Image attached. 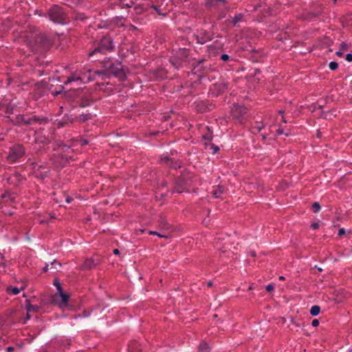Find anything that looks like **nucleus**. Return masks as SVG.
I'll return each instance as SVG.
<instances>
[{
    "mask_svg": "<svg viewBox=\"0 0 352 352\" xmlns=\"http://www.w3.org/2000/svg\"><path fill=\"white\" fill-rule=\"evenodd\" d=\"M114 49L113 38L109 35H105L94 42L92 48L87 52V56L91 61H97L100 56L111 52Z\"/></svg>",
    "mask_w": 352,
    "mask_h": 352,
    "instance_id": "nucleus-1",
    "label": "nucleus"
},
{
    "mask_svg": "<svg viewBox=\"0 0 352 352\" xmlns=\"http://www.w3.org/2000/svg\"><path fill=\"white\" fill-rule=\"evenodd\" d=\"M101 64L103 69L96 71L98 74L113 76L120 81H124L126 79V70L120 62H113L110 58L104 57Z\"/></svg>",
    "mask_w": 352,
    "mask_h": 352,
    "instance_id": "nucleus-2",
    "label": "nucleus"
},
{
    "mask_svg": "<svg viewBox=\"0 0 352 352\" xmlns=\"http://www.w3.org/2000/svg\"><path fill=\"white\" fill-rule=\"evenodd\" d=\"M194 175L192 173L187 170H184L180 175L177 177L174 182V187L170 192H177L181 194L182 192H189V187L192 184Z\"/></svg>",
    "mask_w": 352,
    "mask_h": 352,
    "instance_id": "nucleus-3",
    "label": "nucleus"
},
{
    "mask_svg": "<svg viewBox=\"0 0 352 352\" xmlns=\"http://www.w3.org/2000/svg\"><path fill=\"white\" fill-rule=\"evenodd\" d=\"M30 37H34V40L30 38V36H26L25 41L27 44L34 50H37L38 48L46 50L50 49L53 43L48 36L44 34H31Z\"/></svg>",
    "mask_w": 352,
    "mask_h": 352,
    "instance_id": "nucleus-4",
    "label": "nucleus"
},
{
    "mask_svg": "<svg viewBox=\"0 0 352 352\" xmlns=\"http://www.w3.org/2000/svg\"><path fill=\"white\" fill-rule=\"evenodd\" d=\"M47 16L54 23L65 25L69 22L67 13L65 9L58 5H53L47 12Z\"/></svg>",
    "mask_w": 352,
    "mask_h": 352,
    "instance_id": "nucleus-5",
    "label": "nucleus"
},
{
    "mask_svg": "<svg viewBox=\"0 0 352 352\" xmlns=\"http://www.w3.org/2000/svg\"><path fill=\"white\" fill-rule=\"evenodd\" d=\"M189 49L179 48L173 52L169 58V61L175 69H179L189 63Z\"/></svg>",
    "mask_w": 352,
    "mask_h": 352,
    "instance_id": "nucleus-6",
    "label": "nucleus"
},
{
    "mask_svg": "<svg viewBox=\"0 0 352 352\" xmlns=\"http://www.w3.org/2000/svg\"><path fill=\"white\" fill-rule=\"evenodd\" d=\"M65 95L67 99L75 102L80 107H87L92 102L91 96L83 94L82 91H74L65 93Z\"/></svg>",
    "mask_w": 352,
    "mask_h": 352,
    "instance_id": "nucleus-7",
    "label": "nucleus"
},
{
    "mask_svg": "<svg viewBox=\"0 0 352 352\" xmlns=\"http://www.w3.org/2000/svg\"><path fill=\"white\" fill-rule=\"evenodd\" d=\"M25 152L23 144H15L9 148L6 159L9 164L16 163L25 155Z\"/></svg>",
    "mask_w": 352,
    "mask_h": 352,
    "instance_id": "nucleus-8",
    "label": "nucleus"
},
{
    "mask_svg": "<svg viewBox=\"0 0 352 352\" xmlns=\"http://www.w3.org/2000/svg\"><path fill=\"white\" fill-rule=\"evenodd\" d=\"M70 294L63 290L58 292L52 296V301L56 303L58 307L65 309H72V305L69 304Z\"/></svg>",
    "mask_w": 352,
    "mask_h": 352,
    "instance_id": "nucleus-9",
    "label": "nucleus"
},
{
    "mask_svg": "<svg viewBox=\"0 0 352 352\" xmlns=\"http://www.w3.org/2000/svg\"><path fill=\"white\" fill-rule=\"evenodd\" d=\"M205 7L212 11L218 12L221 9L228 10V0H205Z\"/></svg>",
    "mask_w": 352,
    "mask_h": 352,
    "instance_id": "nucleus-10",
    "label": "nucleus"
},
{
    "mask_svg": "<svg viewBox=\"0 0 352 352\" xmlns=\"http://www.w3.org/2000/svg\"><path fill=\"white\" fill-rule=\"evenodd\" d=\"M228 82L225 81L217 82L210 87L208 94L212 97H218L223 94L228 89Z\"/></svg>",
    "mask_w": 352,
    "mask_h": 352,
    "instance_id": "nucleus-11",
    "label": "nucleus"
},
{
    "mask_svg": "<svg viewBox=\"0 0 352 352\" xmlns=\"http://www.w3.org/2000/svg\"><path fill=\"white\" fill-rule=\"evenodd\" d=\"M193 38L197 41V43L204 45L212 40L213 36L208 30L201 29L193 34Z\"/></svg>",
    "mask_w": 352,
    "mask_h": 352,
    "instance_id": "nucleus-12",
    "label": "nucleus"
},
{
    "mask_svg": "<svg viewBox=\"0 0 352 352\" xmlns=\"http://www.w3.org/2000/svg\"><path fill=\"white\" fill-rule=\"evenodd\" d=\"M196 111L198 113H206L212 111L214 108V104L209 100H197L194 102Z\"/></svg>",
    "mask_w": 352,
    "mask_h": 352,
    "instance_id": "nucleus-13",
    "label": "nucleus"
},
{
    "mask_svg": "<svg viewBox=\"0 0 352 352\" xmlns=\"http://www.w3.org/2000/svg\"><path fill=\"white\" fill-rule=\"evenodd\" d=\"M56 82L57 80L54 78L50 79L48 82H44L43 83V86L44 88L47 89L52 95L57 96L63 92L64 87L61 85H59L58 87H54V83Z\"/></svg>",
    "mask_w": 352,
    "mask_h": 352,
    "instance_id": "nucleus-14",
    "label": "nucleus"
},
{
    "mask_svg": "<svg viewBox=\"0 0 352 352\" xmlns=\"http://www.w3.org/2000/svg\"><path fill=\"white\" fill-rule=\"evenodd\" d=\"M247 112L248 109L243 104H234L231 108V115L234 119L243 118Z\"/></svg>",
    "mask_w": 352,
    "mask_h": 352,
    "instance_id": "nucleus-15",
    "label": "nucleus"
},
{
    "mask_svg": "<svg viewBox=\"0 0 352 352\" xmlns=\"http://www.w3.org/2000/svg\"><path fill=\"white\" fill-rule=\"evenodd\" d=\"M48 118L44 116L32 115L27 117L25 125H32L38 124L39 125H45L48 122Z\"/></svg>",
    "mask_w": 352,
    "mask_h": 352,
    "instance_id": "nucleus-16",
    "label": "nucleus"
},
{
    "mask_svg": "<svg viewBox=\"0 0 352 352\" xmlns=\"http://www.w3.org/2000/svg\"><path fill=\"white\" fill-rule=\"evenodd\" d=\"M102 260L98 258H86L84 261V263L81 265L80 267V270L85 271V270H90L94 267H96L97 265H100Z\"/></svg>",
    "mask_w": 352,
    "mask_h": 352,
    "instance_id": "nucleus-17",
    "label": "nucleus"
},
{
    "mask_svg": "<svg viewBox=\"0 0 352 352\" xmlns=\"http://www.w3.org/2000/svg\"><path fill=\"white\" fill-rule=\"evenodd\" d=\"M26 180L25 177L22 175L19 172H15L9 176L7 179V182L14 187L19 186L22 183Z\"/></svg>",
    "mask_w": 352,
    "mask_h": 352,
    "instance_id": "nucleus-18",
    "label": "nucleus"
},
{
    "mask_svg": "<svg viewBox=\"0 0 352 352\" xmlns=\"http://www.w3.org/2000/svg\"><path fill=\"white\" fill-rule=\"evenodd\" d=\"M135 14H142L144 13H149L150 6L149 1H144L142 3L137 4L133 8Z\"/></svg>",
    "mask_w": 352,
    "mask_h": 352,
    "instance_id": "nucleus-19",
    "label": "nucleus"
},
{
    "mask_svg": "<svg viewBox=\"0 0 352 352\" xmlns=\"http://www.w3.org/2000/svg\"><path fill=\"white\" fill-rule=\"evenodd\" d=\"M8 118L10 119V122L16 126L25 125L27 117L23 114L14 113L13 116H8Z\"/></svg>",
    "mask_w": 352,
    "mask_h": 352,
    "instance_id": "nucleus-20",
    "label": "nucleus"
},
{
    "mask_svg": "<svg viewBox=\"0 0 352 352\" xmlns=\"http://www.w3.org/2000/svg\"><path fill=\"white\" fill-rule=\"evenodd\" d=\"M33 168L36 171L35 174V177L37 179H39L42 181H43L50 173V170L47 168V170L45 172H39L40 169L45 168L43 165H38L36 163H33Z\"/></svg>",
    "mask_w": 352,
    "mask_h": 352,
    "instance_id": "nucleus-21",
    "label": "nucleus"
},
{
    "mask_svg": "<svg viewBox=\"0 0 352 352\" xmlns=\"http://www.w3.org/2000/svg\"><path fill=\"white\" fill-rule=\"evenodd\" d=\"M34 141L36 144H41L42 146L48 145L50 143V139L40 131L35 132Z\"/></svg>",
    "mask_w": 352,
    "mask_h": 352,
    "instance_id": "nucleus-22",
    "label": "nucleus"
},
{
    "mask_svg": "<svg viewBox=\"0 0 352 352\" xmlns=\"http://www.w3.org/2000/svg\"><path fill=\"white\" fill-rule=\"evenodd\" d=\"M150 10L152 9L155 11V12L161 16L162 17H165L167 16L168 12L166 11L165 8H162V6L155 4L153 3V1H149Z\"/></svg>",
    "mask_w": 352,
    "mask_h": 352,
    "instance_id": "nucleus-23",
    "label": "nucleus"
},
{
    "mask_svg": "<svg viewBox=\"0 0 352 352\" xmlns=\"http://www.w3.org/2000/svg\"><path fill=\"white\" fill-rule=\"evenodd\" d=\"M153 77L156 80H160L162 79H164L167 77V72L162 67H158L156 69L153 71Z\"/></svg>",
    "mask_w": 352,
    "mask_h": 352,
    "instance_id": "nucleus-24",
    "label": "nucleus"
},
{
    "mask_svg": "<svg viewBox=\"0 0 352 352\" xmlns=\"http://www.w3.org/2000/svg\"><path fill=\"white\" fill-rule=\"evenodd\" d=\"M206 129L207 130V132L202 134L201 138L206 141V142L211 143L213 139V132L209 126H206Z\"/></svg>",
    "mask_w": 352,
    "mask_h": 352,
    "instance_id": "nucleus-25",
    "label": "nucleus"
},
{
    "mask_svg": "<svg viewBox=\"0 0 352 352\" xmlns=\"http://www.w3.org/2000/svg\"><path fill=\"white\" fill-rule=\"evenodd\" d=\"M4 111L8 116H13L17 111L16 107L14 104L9 103L6 105Z\"/></svg>",
    "mask_w": 352,
    "mask_h": 352,
    "instance_id": "nucleus-26",
    "label": "nucleus"
},
{
    "mask_svg": "<svg viewBox=\"0 0 352 352\" xmlns=\"http://www.w3.org/2000/svg\"><path fill=\"white\" fill-rule=\"evenodd\" d=\"M224 192L225 188L221 185H218L217 188L216 190H212V194L214 198L219 199L221 198V195L223 194Z\"/></svg>",
    "mask_w": 352,
    "mask_h": 352,
    "instance_id": "nucleus-27",
    "label": "nucleus"
},
{
    "mask_svg": "<svg viewBox=\"0 0 352 352\" xmlns=\"http://www.w3.org/2000/svg\"><path fill=\"white\" fill-rule=\"evenodd\" d=\"M25 308L28 312H38L40 307L37 305H33L30 303L29 300H25Z\"/></svg>",
    "mask_w": 352,
    "mask_h": 352,
    "instance_id": "nucleus-28",
    "label": "nucleus"
},
{
    "mask_svg": "<svg viewBox=\"0 0 352 352\" xmlns=\"http://www.w3.org/2000/svg\"><path fill=\"white\" fill-rule=\"evenodd\" d=\"M211 348L210 345L205 341H201L198 346L197 352H210Z\"/></svg>",
    "mask_w": 352,
    "mask_h": 352,
    "instance_id": "nucleus-29",
    "label": "nucleus"
},
{
    "mask_svg": "<svg viewBox=\"0 0 352 352\" xmlns=\"http://www.w3.org/2000/svg\"><path fill=\"white\" fill-rule=\"evenodd\" d=\"M245 15L243 13H239L236 14L232 19V23L234 27H237L238 23L243 21Z\"/></svg>",
    "mask_w": 352,
    "mask_h": 352,
    "instance_id": "nucleus-30",
    "label": "nucleus"
},
{
    "mask_svg": "<svg viewBox=\"0 0 352 352\" xmlns=\"http://www.w3.org/2000/svg\"><path fill=\"white\" fill-rule=\"evenodd\" d=\"M1 198L3 199V202L5 203H7L8 200H10L11 203H14L15 201V197H13L12 195L8 191L1 195Z\"/></svg>",
    "mask_w": 352,
    "mask_h": 352,
    "instance_id": "nucleus-31",
    "label": "nucleus"
},
{
    "mask_svg": "<svg viewBox=\"0 0 352 352\" xmlns=\"http://www.w3.org/2000/svg\"><path fill=\"white\" fill-rule=\"evenodd\" d=\"M133 5L134 1L133 0H120L119 3L120 8H131Z\"/></svg>",
    "mask_w": 352,
    "mask_h": 352,
    "instance_id": "nucleus-32",
    "label": "nucleus"
},
{
    "mask_svg": "<svg viewBox=\"0 0 352 352\" xmlns=\"http://www.w3.org/2000/svg\"><path fill=\"white\" fill-rule=\"evenodd\" d=\"M92 118L91 115L89 113H82V114H80L77 118L76 119L79 120L81 122H86L89 120H91Z\"/></svg>",
    "mask_w": 352,
    "mask_h": 352,
    "instance_id": "nucleus-33",
    "label": "nucleus"
},
{
    "mask_svg": "<svg viewBox=\"0 0 352 352\" xmlns=\"http://www.w3.org/2000/svg\"><path fill=\"white\" fill-rule=\"evenodd\" d=\"M74 81H82V79L80 76H76V74H72L70 76H68L67 80L65 82V84L70 83Z\"/></svg>",
    "mask_w": 352,
    "mask_h": 352,
    "instance_id": "nucleus-34",
    "label": "nucleus"
},
{
    "mask_svg": "<svg viewBox=\"0 0 352 352\" xmlns=\"http://www.w3.org/2000/svg\"><path fill=\"white\" fill-rule=\"evenodd\" d=\"M168 166L171 168L177 169L181 167V164L177 160L174 158H171V161L169 162Z\"/></svg>",
    "mask_w": 352,
    "mask_h": 352,
    "instance_id": "nucleus-35",
    "label": "nucleus"
},
{
    "mask_svg": "<svg viewBox=\"0 0 352 352\" xmlns=\"http://www.w3.org/2000/svg\"><path fill=\"white\" fill-rule=\"evenodd\" d=\"M63 119L65 120L64 121L59 122L58 123V127H63L65 125V124L68 122L72 123L74 120V118H70L69 116H64Z\"/></svg>",
    "mask_w": 352,
    "mask_h": 352,
    "instance_id": "nucleus-36",
    "label": "nucleus"
},
{
    "mask_svg": "<svg viewBox=\"0 0 352 352\" xmlns=\"http://www.w3.org/2000/svg\"><path fill=\"white\" fill-rule=\"evenodd\" d=\"M320 312V307L318 305H314L311 307L309 313L313 316H318Z\"/></svg>",
    "mask_w": 352,
    "mask_h": 352,
    "instance_id": "nucleus-37",
    "label": "nucleus"
},
{
    "mask_svg": "<svg viewBox=\"0 0 352 352\" xmlns=\"http://www.w3.org/2000/svg\"><path fill=\"white\" fill-rule=\"evenodd\" d=\"M205 148L210 146V148L212 151V154L217 153L219 151V147L214 144L205 142Z\"/></svg>",
    "mask_w": 352,
    "mask_h": 352,
    "instance_id": "nucleus-38",
    "label": "nucleus"
},
{
    "mask_svg": "<svg viewBox=\"0 0 352 352\" xmlns=\"http://www.w3.org/2000/svg\"><path fill=\"white\" fill-rule=\"evenodd\" d=\"M6 291L9 294L17 295L20 292V289L16 287L8 286L6 289Z\"/></svg>",
    "mask_w": 352,
    "mask_h": 352,
    "instance_id": "nucleus-39",
    "label": "nucleus"
},
{
    "mask_svg": "<svg viewBox=\"0 0 352 352\" xmlns=\"http://www.w3.org/2000/svg\"><path fill=\"white\" fill-rule=\"evenodd\" d=\"M265 127V124L263 123L256 122V124L252 126V130L253 132H260Z\"/></svg>",
    "mask_w": 352,
    "mask_h": 352,
    "instance_id": "nucleus-40",
    "label": "nucleus"
},
{
    "mask_svg": "<svg viewBox=\"0 0 352 352\" xmlns=\"http://www.w3.org/2000/svg\"><path fill=\"white\" fill-rule=\"evenodd\" d=\"M170 161L171 158L169 157L168 155H162L160 157V162L162 164H164L168 166Z\"/></svg>",
    "mask_w": 352,
    "mask_h": 352,
    "instance_id": "nucleus-41",
    "label": "nucleus"
},
{
    "mask_svg": "<svg viewBox=\"0 0 352 352\" xmlns=\"http://www.w3.org/2000/svg\"><path fill=\"white\" fill-rule=\"evenodd\" d=\"M58 342L61 346H69L72 343V340L70 339H60Z\"/></svg>",
    "mask_w": 352,
    "mask_h": 352,
    "instance_id": "nucleus-42",
    "label": "nucleus"
},
{
    "mask_svg": "<svg viewBox=\"0 0 352 352\" xmlns=\"http://www.w3.org/2000/svg\"><path fill=\"white\" fill-rule=\"evenodd\" d=\"M54 285L56 287V289H57V292H61V290H63V287L61 286V284L59 281V279L58 278H55L54 280Z\"/></svg>",
    "mask_w": 352,
    "mask_h": 352,
    "instance_id": "nucleus-43",
    "label": "nucleus"
},
{
    "mask_svg": "<svg viewBox=\"0 0 352 352\" xmlns=\"http://www.w3.org/2000/svg\"><path fill=\"white\" fill-rule=\"evenodd\" d=\"M321 206L318 202H314L312 204L311 209L314 212L317 213L320 211Z\"/></svg>",
    "mask_w": 352,
    "mask_h": 352,
    "instance_id": "nucleus-44",
    "label": "nucleus"
},
{
    "mask_svg": "<svg viewBox=\"0 0 352 352\" xmlns=\"http://www.w3.org/2000/svg\"><path fill=\"white\" fill-rule=\"evenodd\" d=\"M159 223L162 225L164 228H168V224L166 220V219L162 217V216H160V218H159Z\"/></svg>",
    "mask_w": 352,
    "mask_h": 352,
    "instance_id": "nucleus-45",
    "label": "nucleus"
},
{
    "mask_svg": "<svg viewBox=\"0 0 352 352\" xmlns=\"http://www.w3.org/2000/svg\"><path fill=\"white\" fill-rule=\"evenodd\" d=\"M329 67L331 70H336L338 67V63L336 61H331L329 64Z\"/></svg>",
    "mask_w": 352,
    "mask_h": 352,
    "instance_id": "nucleus-46",
    "label": "nucleus"
},
{
    "mask_svg": "<svg viewBox=\"0 0 352 352\" xmlns=\"http://www.w3.org/2000/svg\"><path fill=\"white\" fill-rule=\"evenodd\" d=\"M148 234L151 235H157L160 238H165V239L168 238V236L167 235L162 234L156 231L150 230V231H148Z\"/></svg>",
    "mask_w": 352,
    "mask_h": 352,
    "instance_id": "nucleus-47",
    "label": "nucleus"
},
{
    "mask_svg": "<svg viewBox=\"0 0 352 352\" xmlns=\"http://www.w3.org/2000/svg\"><path fill=\"white\" fill-rule=\"evenodd\" d=\"M7 265L5 262L0 263V273L5 274L6 272V267Z\"/></svg>",
    "mask_w": 352,
    "mask_h": 352,
    "instance_id": "nucleus-48",
    "label": "nucleus"
},
{
    "mask_svg": "<svg viewBox=\"0 0 352 352\" xmlns=\"http://www.w3.org/2000/svg\"><path fill=\"white\" fill-rule=\"evenodd\" d=\"M349 46L347 43L342 42L340 44V50L342 51H347L349 50Z\"/></svg>",
    "mask_w": 352,
    "mask_h": 352,
    "instance_id": "nucleus-49",
    "label": "nucleus"
},
{
    "mask_svg": "<svg viewBox=\"0 0 352 352\" xmlns=\"http://www.w3.org/2000/svg\"><path fill=\"white\" fill-rule=\"evenodd\" d=\"M220 58L223 62H226V61H228L229 60H230V56L226 54H223L221 55Z\"/></svg>",
    "mask_w": 352,
    "mask_h": 352,
    "instance_id": "nucleus-50",
    "label": "nucleus"
},
{
    "mask_svg": "<svg viewBox=\"0 0 352 352\" xmlns=\"http://www.w3.org/2000/svg\"><path fill=\"white\" fill-rule=\"evenodd\" d=\"M265 289L267 292H272L274 289V285L273 284H269L266 285Z\"/></svg>",
    "mask_w": 352,
    "mask_h": 352,
    "instance_id": "nucleus-51",
    "label": "nucleus"
},
{
    "mask_svg": "<svg viewBox=\"0 0 352 352\" xmlns=\"http://www.w3.org/2000/svg\"><path fill=\"white\" fill-rule=\"evenodd\" d=\"M258 53L256 52H254L252 56H251V58L252 60V61L254 62H258L260 61L261 60H259L258 58H257V57L256 56V55Z\"/></svg>",
    "mask_w": 352,
    "mask_h": 352,
    "instance_id": "nucleus-52",
    "label": "nucleus"
},
{
    "mask_svg": "<svg viewBox=\"0 0 352 352\" xmlns=\"http://www.w3.org/2000/svg\"><path fill=\"white\" fill-rule=\"evenodd\" d=\"M345 59L348 62H351L352 61V54L351 53L346 54L345 56Z\"/></svg>",
    "mask_w": 352,
    "mask_h": 352,
    "instance_id": "nucleus-53",
    "label": "nucleus"
},
{
    "mask_svg": "<svg viewBox=\"0 0 352 352\" xmlns=\"http://www.w3.org/2000/svg\"><path fill=\"white\" fill-rule=\"evenodd\" d=\"M311 325L314 327H316L319 325V320L318 319H314L311 322Z\"/></svg>",
    "mask_w": 352,
    "mask_h": 352,
    "instance_id": "nucleus-54",
    "label": "nucleus"
},
{
    "mask_svg": "<svg viewBox=\"0 0 352 352\" xmlns=\"http://www.w3.org/2000/svg\"><path fill=\"white\" fill-rule=\"evenodd\" d=\"M311 228L313 229V230H316L319 228V223H317V222H314L311 224Z\"/></svg>",
    "mask_w": 352,
    "mask_h": 352,
    "instance_id": "nucleus-55",
    "label": "nucleus"
},
{
    "mask_svg": "<svg viewBox=\"0 0 352 352\" xmlns=\"http://www.w3.org/2000/svg\"><path fill=\"white\" fill-rule=\"evenodd\" d=\"M51 265L54 266V268L56 269V265H58V266H61V264L60 263L58 262L56 260H54L52 263H51Z\"/></svg>",
    "mask_w": 352,
    "mask_h": 352,
    "instance_id": "nucleus-56",
    "label": "nucleus"
},
{
    "mask_svg": "<svg viewBox=\"0 0 352 352\" xmlns=\"http://www.w3.org/2000/svg\"><path fill=\"white\" fill-rule=\"evenodd\" d=\"M80 142L82 146L87 145L89 144V141L86 139H81L80 140Z\"/></svg>",
    "mask_w": 352,
    "mask_h": 352,
    "instance_id": "nucleus-57",
    "label": "nucleus"
},
{
    "mask_svg": "<svg viewBox=\"0 0 352 352\" xmlns=\"http://www.w3.org/2000/svg\"><path fill=\"white\" fill-rule=\"evenodd\" d=\"M344 234H345L344 228H342L339 229L338 234V236H341L344 235Z\"/></svg>",
    "mask_w": 352,
    "mask_h": 352,
    "instance_id": "nucleus-58",
    "label": "nucleus"
},
{
    "mask_svg": "<svg viewBox=\"0 0 352 352\" xmlns=\"http://www.w3.org/2000/svg\"><path fill=\"white\" fill-rule=\"evenodd\" d=\"M282 134H284V130H283V129H282V128H278V129L276 130V135H282Z\"/></svg>",
    "mask_w": 352,
    "mask_h": 352,
    "instance_id": "nucleus-59",
    "label": "nucleus"
},
{
    "mask_svg": "<svg viewBox=\"0 0 352 352\" xmlns=\"http://www.w3.org/2000/svg\"><path fill=\"white\" fill-rule=\"evenodd\" d=\"M6 352H12L14 351V346H8L6 349Z\"/></svg>",
    "mask_w": 352,
    "mask_h": 352,
    "instance_id": "nucleus-60",
    "label": "nucleus"
},
{
    "mask_svg": "<svg viewBox=\"0 0 352 352\" xmlns=\"http://www.w3.org/2000/svg\"><path fill=\"white\" fill-rule=\"evenodd\" d=\"M48 267H49V265L48 263H45V266L43 267L42 269V272H46L48 271Z\"/></svg>",
    "mask_w": 352,
    "mask_h": 352,
    "instance_id": "nucleus-61",
    "label": "nucleus"
},
{
    "mask_svg": "<svg viewBox=\"0 0 352 352\" xmlns=\"http://www.w3.org/2000/svg\"><path fill=\"white\" fill-rule=\"evenodd\" d=\"M208 52H209V53H211V52H212V50H214L216 49V48H215V47H214V46H213L212 45H208Z\"/></svg>",
    "mask_w": 352,
    "mask_h": 352,
    "instance_id": "nucleus-62",
    "label": "nucleus"
},
{
    "mask_svg": "<svg viewBox=\"0 0 352 352\" xmlns=\"http://www.w3.org/2000/svg\"><path fill=\"white\" fill-rule=\"evenodd\" d=\"M30 318H31V316L30 314V312L27 311L26 316H25V321L23 322V323H25L26 320H29Z\"/></svg>",
    "mask_w": 352,
    "mask_h": 352,
    "instance_id": "nucleus-63",
    "label": "nucleus"
},
{
    "mask_svg": "<svg viewBox=\"0 0 352 352\" xmlns=\"http://www.w3.org/2000/svg\"><path fill=\"white\" fill-rule=\"evenodd\" d=\"M336 56H338L339 57H341L343 56V53L341 50L340 51L336 52Z\"/></svg>",
    "mask_w": 352,
    "mask_h": 352,
    "instance_id": "nucleus-64",
    "label": "nucleus"
}]
</instances>
